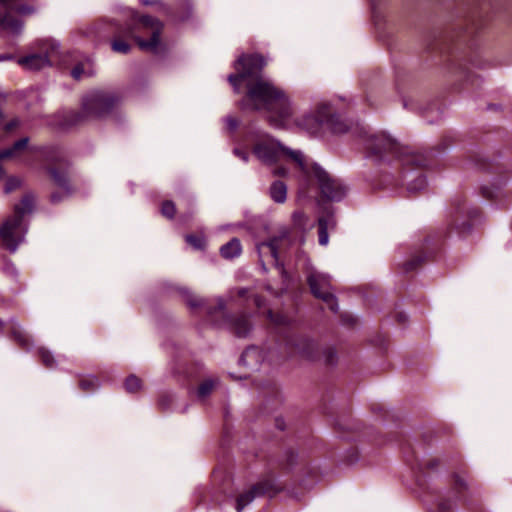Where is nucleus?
<instances>
[{
  "instance_id": "obj_18",
  "label": "nucleus",
  "mask_w": 512,
  "mask_h": 512,
  "mask_svg": "<svg viewBox=\"0 0 512 512\" xmlns=\"http://www.w3.org/2000/svg\"><path fill=\"white\" fill-rule=\"evenodd\" d=\"M288 237H289L288 230L283 229L278 235L273 236L267 242H262V243L258 244L257 248H258L259 253L261 252L262 248L267 247L270 250L271 256L277 262L279 249L281 247V242L288 239Z\"/></svg>"
},
{
  "instance_id": "obj_55",
  "label": "nucleus",
  "mask_w": 512,
  "mask_h": 512,
  "mask_svg": "<svg viewBox=\"0 0 512 512\" xmlns=\"http://www.w3.org/2000/svg\"><path fill=\"white\" fill-rule=\"evenodd\" d=\"M397 320H398V322H400V323H405V322L407 321V316H406V314H405V313H403V312L398 313V314H397Z\"/></svg>"
},
{
  "instance_id": "obj_3",
  "label": "nucleus",
  "mask_w": 512,
  "mask_h": 512,
  "mask_svg": "<svg viewBox=\"0 0 512 512\" xmlns=\"http://www.w3.org/2000/svg\"><path fill=\"white\" fill-rule=\"evenodd\" d=\"M364 147L367 156L375 160H382L389 154L399 159L403 165L415 167H427L430 164L432 152L427 154L413 152L384 132L370 134L364 138Z\"/></svg>"
},
{
  "instance_id": "obj_50",
  "label": "nucleus",
  "mask_w": 512,
  "mask_h": 512,
  "mask_svg": "<svg viewBox=\"0 0 512 512\" xmlns=\"http://www.w3.org/2000/svg\"><path fill=\"white\" fill-rule=\"evenodd\" d=\"M253 302L255 304V306L259 309H261L262 307L265 306V299L264 297L260 296V295H253Z\"/></svg>"
},
{
  "instance_id": "obj_58",
  "label": "nucleus",
  "mask_w": 512,
  "mask_h": 512,
  "mask_svg": "<svg viewBox=\"0 0 512 512\" xmlns=\"http://www.w3.org/2000/svg\"><path fill=\"white\" fill-rule=\"evenodd\" d=\"M438 466V460H430L427 462V467L430 469H434Z\"/></svg>"
},
{
  "instance_id": "obj_48",
  "label": "nucleus",
  "mask_w": 512,
  "mask_h": 512,
  "mask_svg": "<svg viewBox=\"0 0 512 512\" xmlns=\"http://www.w3.org/2000/svg\"><path fill=\"white\" fill-rule=\"evenodd\" d=\"M18 64L27 69H31L32 68V55H27L25 57L19 58Z\"/></svg>"
},
{
  "instance_id": "obj_6",
  "label": "nucleus",
  "mask_w": 512,
  "mask_h": 512,
  "mask_svg": "<svg viewBox=\"0 0 512 512\" xmlns=\"http://www.w3.org/2000/svg\"><path fill=\"white\" fill-rule=\"evenodd\" d=\"M254 155L265 164L277 162L282 155L294 161L303 173H308V164L300 150L290 149L271 137H265L253 147Z\"/></svg>"
},
{
  "instance_id": "obj_30",
  "label": "nucleus",
  "mask_w": 512,
  "mask_h": 512,
  "mask_svg": "<svg viewBox=\"0 0 512 512\" xmlns=\"http://www.w3.org/2000/svg\"><path fill=\"white\" fill-rule=\"evenodd\" d=\"M125 388L129 393H135L142 388V381L136 375L132 374L125 380Z\"/></svg>"
},
{
  "instance_id": "obj_10",
  "label": "nucleus",
  "mask_w": 512,
  "mask_h": 512,
  "mask_svg": "<svg viewBox=\"0 0 512 512\" xmlns=\"http://www.w3.org/2000/svg\"><path fill=\"white\" fill-rule=\"evenodd\" d=\"M283 487L275 479L262 480L251 487L249 491L241 494L236 501L237 512L242 510L250 504L256 497L269 495L270 497L282 491Z\"/></svg>"
},
{
  "instance_id": "obj_60",
  "label": "nucleus",
  "mask_w": 512,
  "mask_h": 512,
  "mask_svg": "<svg viewBox=\"0 0 512 512\" xmlns=\"http://www.w3.org/2000/svg\"><path fill=\"white\" fill-rule=\"evenodd\" d=\"M277 426L280 428V430H283V429H284V427H283V421H282V420L277 419Z\"/></svg>"
},
{
  "instance_id": "obj_34",
  "label": "nucleus",
  "mask_w": 512,
  "mask_h": 512,
  "mask_svg": "<svg viewBox=\"0 0 512 512\" xmlns=\"http://www.w3.org/2000/svg\"><path fill=\"white\" fill-rule=\"evenodd\" d=\"M79 385L84 392H93L98 388L99 383L97 378L91 377L80 380Z\"/></svg>"
},
{
  "instance_id": "obj_29",
  "label": "nucleus",
  "mask_w": 512,
  "mask_h": 512,
  "mask_svg": "<svg viewBox=\"0 0 512 512\" xmlns=\"http://www.w3.org/2000/svg\"><path fill=\"white\" fill-rule=\"evenodd\" d=\"M427 186V179L424 175L419 174L413 180H411L407 185V190L410 193H418L424 190Z\"/></svg>"
},
{
  "instance_id": "obj_59",
  "label": "nucleus",
  "mask_w": 512,
  "mask_h": 512,
  "mask_svg": "<svg viewBox=\"0 0 512 512\" xmlns=\"http://www.w3.org/2000/svg\"><path fill=\"white\" fill-rule=\"evenodd\" d=\"M12 58H13V56L10 54H2V55H0V62L6 61V60H11Z\"/></svg>"
},
{
  "instance_id": "obj_45",
  "label": "nucleus",
  "mask_w": 512,
  "mask_h": 512,
  "mask_svg": "<svg viewBox=\"0 0 512 512\" xmlns=\"http://www.w3.org/2000/svg\"><path fill=\"white\" fill-rule=\"evenodd\" d=\"M325 362L329 365H333L336 362V352L332 348H328L324 351Z\"/></svg>"
},
{
  "instance_id": "obj_40",
  "label": "nucleus",
  "mask_w": 512,
  "mask_h": 512,
  "mask_svg": "<svg viewBox=\"0 0 512 512\" xmlns=\"http://www.w3.org/2000/svg\"><path fill=\"white\" fill-rule=\"evenodd\" d=\"M20 186H21V180L19 178L9 177L6 180L4 192L6 194H9L12 191L16 190L17 188H19Z\"/></svg>"
},
{
  "instance_id": "obj_31",
  "label": "nucleus",
  "mask_w": 512,
  "mask_h": 512,
  "mask_svg": "<svg viewBox=\"0 0 512 512\" xmlns=\"http://www.w3.org/2000/svg\"><path fill=\"white\" fill-rule=\"evenodd\" d=\"M454 479V490L456 493L461 496L463 491H466L468 489V482L465 479L464 475L455 473L453 475Z\"/></svg>"
},
{
  "instance_id": "obj_39",
  "label": "nucleus",
  "mask_w": 512,
  "mask_h": 512,
  "mask_svg": "<svg viewBox=\"0 0 512 512\" xmlns=\"http://www.w3.org/2000/svg\"><path fill=\"white\" fill-rule=\"evenodd\" d=\"M266 316L271 322H273L276 325H287L289 323L287 317L280 314H274L273 311L270 309L267 310Z\"/></svg>"
},
{
  "instance_id": "obj_62",
  "label": "nucleus",
  "mask_w": 512,
  "mask_h": 512,
  "mask_svg": "<svg viewBox=\"0 0 512 512\" xmlns=\"http://www.w3.org/2000/svg\"><path fill=\"white\" fill-rule=\"evenodd\" d=\"M456 210L462 213L464 211V207H462L459 204H457Z\"/></svg>"
},
{
  "instance_id": "obj_36",
  "label": "nucleus",
  "mask_w": 512,
  "mask_h": 512,
  "mask_svg": "<svg viewBox=\"0 0 512 512\" xmlns=\"http://www.w3.org/2000/svg\"><path fill=\"white\" fill-rule=\"evenodd\" d=\"M173 400L174 396L171 393L164 392L159 396L158 405L162 410L166 411L171 407Z\"/></svg>"
},
{
  "instance_id": "obj_8",
  "label": "nucleus",
  "mask_w": 512,
  "mask_h": 512,
  "mask_svg": "<svg viewBox=\"0 0 512 512\" xmlns=\"http://www.w3.org/2000/svg\"><path fill=\"white\" fill-rule=\"evenodd\" d=\"M306 280L313 296L321 299L332 312L337 313L339 305L331 284V277L328 274L311 271Z\"/></svg>"
},
{
  "instance_id": "obj_27",
  "label": "nucleus",
  "mask_w": 512,
  "mask_h": 512,
  "mask_svg": "<svg viewBox=\"0 0 512 512\" xmlns=\"http://www.w3.org/2000/svg\"><path fill=\"white\" fill-rule=\"evenodd\" d=\"M217 380L206 379L204 380L197 389V397L201 400L207 398L213 391Z\"/></svg>"
},
{
  "instance_id": "obj_46",
  "label": "nucleus",
  "mask_w": 512,
  "mask_h": 512,
  "mask_svg": "<svg viewBox=\"0 0 512 512\" xmlns=\"http://www.w3.org/2000/svg\"><path fill=\"white\" fill-rule=\"evenodd\" d=\"M84 74V68L82 64H77L72 70L71 75L74 79L79 80L81 79L82 75Z\"/></svg>"
},
{
  "instance_id": "obj_21",
  "label": "nucleus",
  "mask_w": 512,
  "mask_h": 512,
  "mask_svg": "<svg viewBox=\"0 0 512 512\" xmlns=\"http://www.w3.org/2000/svg\"><path fill=\"white\" fill-rule=\"evenodd\" d=\"M325 127L333 133L342 134L348 131V124L339 115L327 112Z\"/></svg>"
},
{
  "instance_id": "obj_57",
  "label": "nucleus",
  "mask_w": 512,
  "mask_h": 512,
  "mask_svg": "<svg viewBox=\"0 0 512 512\" xmlns=\"http://www.w3.org/2000/svg\"><path fill=\"white\" fill-rule=\"evenodd\" d=\"M248 289L247 288H240L238 291H237V294L239 297H246V295L248 294Z\"/></svg>"
},
{
  "instance_id": "obj_1",
  "label": "nucleus",
  "mask_w": 512,
  "mask_h": 512,
  "mask_svg": "<svg viewBox=\"0 0 512 512\" xmlns=\"http://www.w3.org/2000/svg\"><path fill=\"white\" fill-rule=\"evenodd\" d=\"M247 92L239 101L242 110L266 111L269 122L280 127L293 114L292 104L285 92L266 78L246 83Z\"/></svg>"
},
{
  "instance_id": "obj_37",
  "label": "nucleus",
  "mask_w": 512,
  "mask_h": 512,
  "mask_svg": "<svg viewBox=\"0 0 512 512\" xmlns=\"http://www.w3.org/2000/svg\"><path fill=\"white\" fill-rule=\"evenodd\" d=\"M455 508V501L446 498H440L437 501V509L439 512H452Z\"/></svg>"
},
{
  "instance_id": "obj_25",
  "label": "nucleus",
  "mask_w": 512,
  "mask_h": 512,
  "mask_svg": "<svg viewBox=\"0 0 512 512\" xmlns=\"http://www.w3.org/2000/svg\"><path fill=\"white\" fill-rule=\"evenodd\" d=\"M10 333H11V337L12 339L23 349H27L28 348V340L22 330V327L21 325L14 321V320H11L10 322Z\"/></svg>"
},
{
  "instance_id": "obj_7",
  "label": "nucleus",
  "mask_w": 512,
  "mask_h": 512,
  "mask_svg": "<svg viewBox=\"0 0 512 512\" xmlns=\"http://www.w3.org/2000/svg\"><path fill=\"white\" fill-rule=\"evenodd\" d=\"M120 103L119 96L111 91L95 90L82 98L81 110L86 121L107 117Z\"/></svg>"
},
{
  "instance_id": "obj_54",
  "label": "nucleus",
  "mask_w": 512,
  "mask_h": 512,
  "mask_svg": "<svg viewBox=\"0 0 512 512\" xmlns=\"http://www.w3.org/2000/svg\"><path fill=\"white\" fill-rule=\"evenodd\" d=\"M17 125H18V121L13 120V121H11V122H9V123H7V124H6L5 129H6L7 131H10V130H12L14 127H16Z\"/></svg>"
},
{
  "instance_id": "obj_53",
  "label": "nucleus",
  "mask_w": 512,
  "mask_h": 512,
  "mask_svg": "<svg viewBox=\"0 0 512 512\" xmlns=\"http://www.w3.org/2000/svg\"><path fill=\"white\" fill-rule=\"evenodd\" d=\"M143 5H156L160 3V0H140Z\"/></svg>"
},
{
  "instance_id": "obj_19",
  "label": "nucleus",
  "mask_w": 512,
  "mask_h": 512,
  "mask_svg": "<svg viewBox=\"0 0 512 512\" xmlns=\"http://www.w3.org/2000/svg\"><path fill=\"white\" fill-rule=\"evenodd\" d=\"M336 225L333 215L322 216L318 219V236L319 244L326 246L329 242L328 230L333 229Z\"/></svg>"
},
{
  "instance_id": "obj_49",
  "label": "nucleus",
  "mask_w": 512,
  "mask_h": 512,
  "mask_svg": "<svg viewBox=\"0 0 512 512\" xmlns=\"http://www.w3.org/2000/svg\"><path fill=\"white\" fill-rule=\"evenodd\" d=\"M297 455L293 451L286 452V466L291 468L296 463Z\"/></svg>"
},
{
  "instance_id": "obj_56",
  "label": "nucleus",
  "mask_w": 512,
  "mask_h": 512,
  "mask_svg": "<svg viewBox=\"0 0 512 512\" xmlns=\"http://www.w3.org/2000/svg\"><path fill=\"white\" fill-rule=\"evenodd\" d=\"M12 1L13 0H0V5L5 8V9H8L10 8V6L12 5Z\"/></svg>"
},
{
  "instance_id": "obj_61",
  "label": "nucleus",
  "mask_w": 512,
  "mask_h": 512,
  "mask_svg": "<svg viewBox=\"0 0 512 512\" xmlns=\"http://www.w3.org/2000/svg\"><path fill=\"white\" fill-rule=\"evenodd\" d=\"M234 92L239 93L240 92V83H237V86H233Z\"/></svg>"
},
{
  "instance_id": "obj_52",
  "label": "nucleus",
  "mask_w": 512,
  "mask_h": 512,
  "mask_svg": "<svg viewBox=\"0 0 512 512\" xmlns=\"http://www.w3.org/2000/svg\"><path fill=\"white\" fill-rule=\"evenodd\" d=\"M16 11L20 14H29L30 13V8L29 7H26V6H19L16 8Z\"/></svg>"
},
{
  "instance_id": "obj_26",
  "label": "nucleus",
  "mask_w": 512,
  "mask_h": 512,
  "mask_svg": "<svg viewBox=\"0 0 512 512\" xmlns=\"http://www.w3.org/2000/svg\"><path fill=\"white\" fill-rule=\"evenodd\" d=\"M260 358V351L256 347H249L241 354L239 362L244 366L253 368L252 360L257 363Z\"/></svg>"
},
{
  "instance_id": "obj_23",
  "label": "nucleus",
  "mask_w": 512,
  "mask_h": 512,
  "mask_svg": "<svg viewBox=\"0 0 512 512\" xmlns=\"http://www.w3.org/2000/svg\"><path fill=\"white\" fill-rule=\"evenodd\" d=\"M38 356L43 363V365L48 369H55L59 366V364L65 360L64 357L59 356L55 357L54 354L44 347H40L37 350Z\"/></svg>"
},
{
  "instance_id": "obj_5",
  "label": "nucleus",
  "mask_w": 512,
  "mask_h": 512,
  "mask_svg": "<svg viewBox=\"0 0 512 512\" xmlns=\"http://www.w3.org/2000/svg\"><path fill=\"white\" fill-rule=\"evenodd\" d=\"M130 17V21L119 32L133 38L141 50L157 52L163 23L148 15L139 17L134 10L130 11Z\"/></svg>"
},
{
  "instance_id": "obj_28",
  "label": "nucleus",
  "mask_w": 512,
  "mask_h": 512,
  "mask_svg": "<svg viewBox=\"0 0 512 512\" xmlns=\"http://www.w3.org/2000/svg\"><path fill=\"white\" fill-rule=\"evenodd\" d=\"M179 293L182 295L186 304L190 308H198L203 305V300L196 297L190 290L187 288H180Z\"/></svg>"
},
{
  "instance_id": "obj_15",
  "label": "nucleus",
  "mask_w": 512,
  "mask_h": 512,
  "mask_svg": "<svg viewBox=\"0 0 512 512\" xmlns=\"http://www.w3.org/2000/svg\"><path fill=\"white\" fill-rule=\"evenodd\" d=\"M327 108H320L315 114L305 115L298 125L311 135L318 134L325 127Z\"/></svg>"
},
{
  "instance_id": "obj_42",
  "label": "nucleus",
  "mask_w": 512,
  "mask_h": 512,
  "mask_svg": "<svg viewBox=\"0 0 512 512\" xmlns=\"http://www.w3.org/2000/svg\"><path fill=\"white\" fill-rule=\"evenodd\" d=\"M236 70L238 71V73L230 74L228 76V81L230 82V84L232 86H237V83H240L241 81H247L248 82V79L244 75L243 71H241L240 69H236Z\"/></svg>"
},
{
  "instance_id": "obj_38",
  "label": "nucleus",
  "mask_w": 512,
  "mask_h": 512,
  "mask_svg": "<svg viewBox=\"0 0 512 512\" xmlns=\"http://www.w3.org/2000/svg\"><path fill=\"white\" fill-rule=\"evenodd\" d=\"M292 219H293L294 224L298 228H300V229H305L306 228L308 218H307V216L303 212L295 211L292 214Z\"/></svg>"
},
{
  "instance_id": "obj_12",
  "label": "nucleus",
  "mask_w": 512,
  "mask_h": 512,
  "mask_svg": "<svg viewBox=\"0 0 512 512\" xmlns=\"http://www.w3.org/2000/svg\"><path fill=\"white\" fill-rule=\"evenodd\" d=\"M37 49L34 51V71L49 67L58 56L59 44L47 39L37 40Z\"/></svg>"
},
{
  "instance_id": "obj_47",
  "label": "nucleus",
  "mask_w": 512,
  "mask_h": 512,
  "mask_svg": "<svg viewBox=\"0 0 512 512\" xmlns=\"http://www.w3.org/2000/svg\"><path fill=\"white\" fill-rule=\"evenodd\" d=\"M233 154L239 159H241L244 163H247L249 161V154L240 148H234Z\"/></svg>"
},
{
  "instance_id": "obj_44",
  "label": "nucleus",
  "mask_w": 512,
  "mask_h": 512,
  "mask_svg": "<svg viewBox=\"0 0 512 512\" xmlns=\"http://www.w3.org/2000/svg\"><path fill=\"white\" fill-rule=\"evenodd\" d=\"M224 122L226 124L227 129L230 132H234L237 129L238 125H239V121L236 118L232 117V116H226L224 118Z\"/></svg>"
},
{
  "instance_id": "obj_17",
  "label": "nucleus",
  "mask_w": 512,
  "mask_h": 512,
  "mask_svg": "<svg viewBox=\"0 0 512 512\" xmlns=\"http://www.w3.org/2000/svg\"><path fill=\"white\" fill-rule=\"evenodd\" d=\"M28 143L29 138L24 137L16 141L11 147L0 150V180H3L6 175L2 161L19 156L27 148Z\"/></svg>"
},
{
  "instance_id": "obj_16",
  "label": "nucleus",
  "mask_w": 512,
  "mask_h": 512,
  "mask_svg": "<svg viewBox=\"0 0 512 512\" xmlns=\"http://www.w3.org/2000/svg\"><path fill=\"white\" fill-rule=\"evenodd\" d=\"M294 348L295 352L308 360H314L318 356V349L316 343L306 337H295L288 343Z\"/></svg>"
},
{
  "instance_id": "obj_33",
  "label": "nucleus",
  "mask_w": 512,
  "mask_h": 512,
  "mask_svg": "<svg viewBox=\"0 0 512 512\" xmlns=\"http://www.w3.org/2000/svg\"><path fill=\"white\" fill-rule=\"evenodd\" d=\"M111 48L116 53L127 54L131 50V46L122 39H114L111 42Z\"/></svg>"
},
{
  "instance_id": "obj_41",
  "label": "nucleus",
  "mask_w": 512,
  "mask_h": 512,
  "mask_svg": "<svg viewBox=\"0 0 512 512\" xmlns=\"http://www.w3.org/2000/svg\"><path fill=\"white\" fill-rule=\"evenodd\" d=\"M424 261V257L417 256L412 258L411 260L404 263L403 268L405 272H410L416 269L422 262Z\"/></svg>"
},
{
  "instance_id": "obj_43",
  "label": "nucleus",
  "mask_w": 512,
  "mask_h": 512,
  "mask_svg": "<svg viewBox=\"0 0 512 512\" xmlns=\"http://www.w3.org/2000/svg\"><path fill=\"white\" fill-rule=\"evenodd\" d=\"M225 302L222 298L217 299V305L215 307H208L206 312L209 316H213L217 311L223 313L225 311Z\"/></svg>"
},
{
  "instance_id": "obj_14",
  "label": "nucleus",
  "mask_w": 512,
  "mask_h": 512,
  "mask_svg": "<svg viewBox=\"0 0 512 512\" xmlns=\"http://www.w3.org/2000/svg\"><path fill=\"white\" fill-rule=\"evenodd\" d=\"M227 328L239 338H246L249 336L253 329L251 316L245 313H240L235 316L228 317L225 321Z\"/></svg>"
},
{
  "instance_id": "obj_2",
  "label": "nucleus",
  "mask_w": 512,
  "mask_h": 512,
  "mask_svg": "<svg viewBox=\"0 0 512 512\" xmlns=\"http://www.w3.org/2000/svg\"><path fill=\"white\" fill-rule=\"evenodd\" d=\"M44 160L46 171L52 183L61 190L50 195V201L57 204L62 200L71 197L74 192L72 184V164L66 153L57 147L35 148L34 162Z\"/></svg>"
},
{
  "instance_id": "obj_51",
  "label": "nucleus",
  "mask_w": 512,
  "mask_h": 512,
  "mask_svg": "<svg viewBox=\"0 0 512 512\" xmlns=\"http://www.w3.org/2000/svg\"><path fill=\"white\" fill-rule=\"evenodd\" d=\"M274 176H286L288 174V170L285 167H278L273 170Z\"/></svg>"
},
{
  "instance_id": "obj_22",
  "label": "nucleus",
  "mask_w": 512,
  "mask_h": 512,
  "mask_svg": "<svg viewBox=\"0 0 512 512\" xmlns=\"http://www.w3.org/2000/svg\"><path fill=\"white\" fill-rule=\"evenodd\" d=\"M269 196L275 203H284L287 199V185L281 180L272 182L269 187Z\"/></svg>"
},
{
  "instance_id": "obj_63",
  "label": "nucleus",
  "mask_w": 512,
  "mask_h": 512,
  "mask_svg": "<svg viewBox=\"0 0 512 512\" xmlns=\"http://www.w3.org/2000/svg\"><path fill=\"white\" fill-rule=\"evenodd\" d=\"M3 327H4V322L0 319V331H2Z\"/></svg>"
},
{
  "instance_id": "obj_11",
  "label": "nucleus",
  "mask_w": 512,
  "mask_h": 512,
  "mask_svg": "<svg viewBox=\"0 0 512 512\" xmlns=\"http://www.w3.org/2000/svg\"><path fill=\"white\" fill-rule=\"evenodd\" d=\"M266 64V59L260 54H242L236 60L235 68L243 71L249 82L263 78L262 71Z\"/></svg>"
},
{
  "instance_id": "obj_13",
  "label": "nucleus",
  "mask_w": 512,
  "mask_h": 512,
  "mask_svg": "<svg viewBox=\"0 0 512 512\" xmlns=\"http://www.w3.org/2000/svg\"><path fill=\"white\" fill-rule=\"evenodd\" d=\"M85 121L82 110H60L46 119L48 125L58 130H69Z\"/></svg>"
},
{
  "instance_id": "obj_9",
  "label": "nucleus",
  "mask_w": 512,
  "mask_h": 512,
  "mask_svg": "<svg viewBox=\"0 0 512 512\" xmlns=\"http://www.w3.org/2000/svg\"><path fill=\"white\" fill-rule=\"evenodd\" d=\"M308 173L313 174L317 179L321 194L328 200L340 201L346 194V187L337 179H333L329 174L318 164L314 163L311 167L308 165Z\"/></svg>"
},
{
  "instance_id": "obj_35",
  "label": "nucleus",
  "mask_w": 512,
  "mask_h": 512,
  "mask_svg": "<svg viewBox=\"0 0 512 512\" xmlns=\"http://www.w3.org/2000/svg\"><path fill=\"white\" fill-rule=\"evenodd\" d=\"M185 240L195 249L201 250L205 247V238L203 236L189 234L185 236Z\"/></svg>"
},
{
  "instance_id": "obj_24",
  "label": "nucleus",
  "mask_w": 512,
  "mask_h": 512,
  "mask_svg": "<svg viewBox=\"0 0 512 512\" xmlns=\"http://www.w3.org/2000/svg\"><path fill=\"white\" fill-rule=\"evenodd\" d=\"M0 24L4 29L10 30L13 33H18L23 27V22L19 19L13 18L9 12L2 14L0 12Z\"/></svg>"
},
{
  "instance_id": "obj_64",
  "label": "nucleus",
  "mask_w": 512,
  "mask_h": 512,
  "mask_svg": "<svg viewBox=\"0 0 512 512\" xmlns=\"http://www.w3.org/2000/svg\"><path fill=\"white\" fill-rule=\"evenodd\" d=\"M465 227H466L467 229H470V228H471V225H465Z\"/></svg>"
},
{
  "instance_id": "obj_20",
  "label": "nucleus",
  "mask_w": 512,
  "mask_h": 512,
  "mask_svg": "<svg viewBox=\"0 0 512 512\" xmlns=\"http://www.w3.org/2000/svg\"><path fill=\"white\" fill-rule=\"evenodd\" d=\"M242 252L241 242L238 238H232L229 242L222 245L220 255L227 260L239 257Z\"/></svg>"
},
{
  "instance_id": "obj_32",
  "label": "nucleus",
  "mask_w": 512,
  "mask_h": 512,
  "mask_svg": "<svg viewBox=\"0 0 512 512\" xmlns=\"http://www.w3.org/2000/svg\"><path fill=\"white\" fill-rule=\"evenodd\" d=\"M161 214L168 218L173 219L176 214V206L175 203L171 200H165L161 205Z\"/></svg>"
},
{
  "instance_id": "obj_4",
  "label": "nucleus",
  "mask_w": 512,
  "mask_h": 512,
  "mask_svg": "<svg viewBox=\"0 0 512 512\" xmlns=\"http://www.w3.org/2000/svg\"><path fill=\"white\" fill-rule=\"evenodd\" d=\"M32 214V195H25L14 206L13 215L0 226V240L9 252L14 253L29 231L28 217Z\"/></svg>"
}]
</instances>
